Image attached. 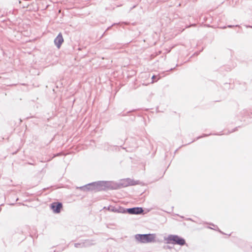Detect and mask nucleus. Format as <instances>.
Instances as JSON below:
<instances>
[{
  "label": "nucleus",
  "mask_w": 252,
  "mask_h": 252,
  "mask_svg": "<svg viewBox=\"0 0 252 252\" xmlns=\"http://www.w3.org/2000/svg\"><path fill=\"white\" fill-rule=\"evenodd\" d=\"M51 209L55 213H59L63 207L62 204L60 202H54L51 204Z\"/></svg>",
  "instance_id": "3"
},
{
  "label": "nucleus",
  "mask_w": 252,
  "mask_h": 252,
  "mask_svg": "<svg viewBox=\"0 0 252 252\" xmlns=\"http://www.w3.org/2000/svg\"><path fill=\"white\" fill-rule=\"evenodd\" d=\"M168 243L177 244L181 246L184 245L186 243L185 240L177 235H169L166 239Z\"/></svg>",
  "instance_id": "2"
},
{
  "label": "nucleus",
  "mask_w": 252,
  "mask_h": 252,
  "mask_svg": "<svg viewBox=\"0 0 252 252\" xmlns=\"http://www.w3.org/2000/svg\"><path fill=\"white\" fill-rule=\"evenodd\" d=\"M135 237L136 240L140 243H148L155 241V235L153 234H137Z\"/></svg>",
  "instance_id": "1"
},
{
  "label": "nucleus",
  "mask_w": 252,
  "mask_h": 252,
  "mask_svg": "<svg viewBox=\"0 0 252 252\" xmlns=\"http://www.w3.org/2000/svg\"><path fill=\"white\" fill-rule=\"evenodd\" d=\"M63 42V38L62 34L60 33L58 34L57 37L55 39L54 42L58 48H60Z\"/></svg>",
  "instance_id": "5"
},
{
  "label": "nucleus",
  "mask_w": 252,
  "mask_h": 252,
  "mask_svg": "<svg viewBox=\"0 0 252 252\" xmlns=\"http://www.w3.org/2000/svg\"><path fill=\"white\" fill-rule=\"evenodd\" d=\"M156 77V76L154 75V76L152 77L153 79H155Z\"/></svg>",
  "instance_id": "6"
},
{
  "label": "nucleus",
  "mask_w": 252,
  "mask_h": 252,
  "mask_svg": "<svg viewBox=\"0 0 252 252\" xmlns=\"http://www.w3.org/2000/svg\"><path fill=\"white\" fill-rule=\"evenodd\" d=\"M127 212L130 214H140L143 212V210L142 208L136 207L128 209Z\"/></svg>",
  "instance_id": "4"
}]
</instances>
